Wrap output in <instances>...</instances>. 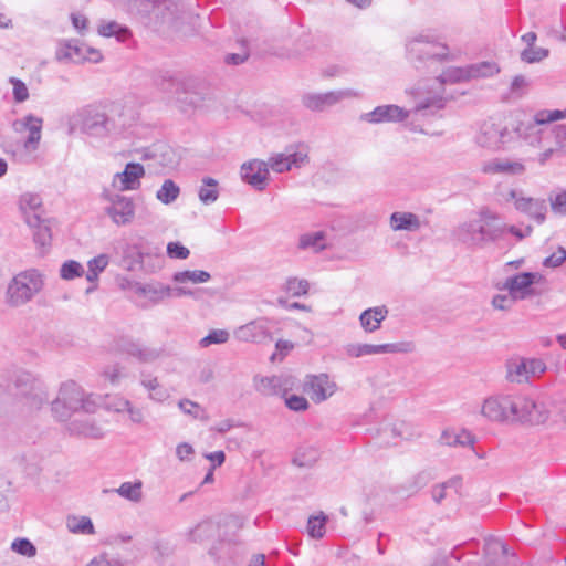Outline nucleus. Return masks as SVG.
Masks as SVG:
<instances>
[{
  "mask_svg": "<svg viewBox=\"0 0 566 566\" xmlns=\"http://www.w3.org/2000/svg\"><path fill=\"white\" fill-rule=\"evenodd\" d=\"M85 45L66 42L59 46L56 51V59L64 62L80 63L85 61Z\"/></svg>",
  "mask_w": 566,
  "mask_h": 566,
  "instance_id": "nucleus-36",
  "label": "nucleus"
},
{
  "mask_svg": "<svg viewBox=\"0 0 566 566\" xmlns=\"http://www.w3.org/2000/svg\"><path fill=\"white\" fill-rule=\"evenodd\" d=\"M389 224L394 231L416 232L421 228L419 216L406 211L392 212L389 218Z\"/></svg>",
  "mask_w": 566,
  "mask_h": 566,
  "instance_id": "nucleus-29",
  "label": "nucleus"
},
{
  "mask_svg": "<svg viewBox=\"0 0 566 566\" xmlns=\"http://www.w3.org/2000/svg\"><path fill=\"white\" fill-rule=\"evenodd\" d=\"M506 226L500 221L496 213L488 208L479 212V218L459 224L454 238L468 247H484L500 240L505 233Z\"/></svg>",
  "mask_w": 566,
  "mask_h": 566,
  "instance_id": "nucleus-2",
  "label": "nucleus"
},
{
  "mask_svg": "<svg viewBox=\"0 0 566 566\" xmlns=\"http://www.w3.org/2000/svg\"><path fill=\"white\" fill-rule=\"evenodd\" d=\"M144 176L145 168L142 164L128 163L123 171L113 176L112 187L119 192L138 190Z\"/></svg>",
  "mask_w": 566,
  "mask_h": 566,
  "instance_id": "nucleus-18",
  "label": "nucleus"
},
{
  "mask_svg": "<svg viewBox=\"0 0 566 566\" xmlns=\"http://www.w3.org/2000/svg\"><path fill=\"white\" fill-rule=\"evenodd\" d=\"M306 158V153L290 147L283 153L271 156L265 163L268 164V169L271 168L273 171L282 174L291 170L293 167H301Z\"/></svg>",
  "mask_w": 566,
  "mask_h": 566,
  "instance_id": "nucleus-23",
  "label": "nucleus"
},
{
  "mask_svg": "<svg viewBox=\"0 0 566 566\" xmlns=\"http://www.w3.org/2000/svg\"><path fill=\"white\" fill-rule=\"evenodd\" d=\"M338 389L337 384L327 375H310L306 377L304 390L315 403H321L331 398Z\"/></svg>",
  "mask_w": 566,
  "mask_h": 566,
  "instance_id": "nucleus-17",
  "label": "nucleus"
},
{
  "mask_svg": "<svg viewBox=\"0 0 566 566\" xmlns=\"http://www.w3.org/2000/svg\"><path fill=\"white\" fill-rule=\"evenodd\" d=\"M67 130L72 135L81 132L90 137L108 138L122 133L115 119L98 105H86L67 117Z\"/></svg>",
  "mask_w": 566,
  "mask_h": 566,
  "instance_id": "nucleus-3",
  "label": "nucleus"
},
{
  "mask_svg": "<svg viewBox=\"0 0 566 566\" xmlns=\"http://www.w3.org/2000/svg\"><path fill=\"white\" fill-rule=\"evenodd\" d=\"M11 549L19 555L31 558L36 555L35 546L28 538H15L11 543Z\"/></svg>",
  "mask_w": 566,
  "mask_h": 566,
  "instance_id": "nucleus-56",
  "label": "nucleus"
},
{
  "mask_svg": "<svg viewBox=\"0 0 566 566\" xmlns=\"http://www.w3.org/2000/svg\"><path fill=\"white\" fill-rule=\"evenodd\" d=\"M275 319L259 317L234 331V337L240 342L262 344L272 340L271 328Z\"/></svg>",
  "mask_w": 566,
  "mask_h": 566,
  "instance_id": "nucleus-16",
  "label": "nucleus"
},
{
  "mask_svg": "<svg viewBox=\"0 0 566 566\" xmlns=\"http://www.w3.org/2000/svg\"><path fill=\"white\" fill-rule=\"evenodd\" d=\"M143 483L142 481L124 482L115 490L122 497L132 502H139L143 497Z\"/></svg>",
  "mask_w": 566,
  "mask_h": 566,
  "instance_id": "nucleus-47",
  "label": "nucleus"
},
{
  "mask_svg": "<svg viewBox=\"0 0 566 566\" xmlns=\"http://www.w3.org/2000/svg\"><path fill=\"white\" fill-rule=\"evenodd\" d=\"M280 289L292 297H300L308 293L310 282L305 279L290 276Z\"/></svg>",
  "mask_w": 566,
  "mask_h": 566,
  "instance_id": "nucleus-41",
  "label": "nucleus"
},
{
  "mask_svg": "<svg viewBox=\"0 0 566 566\" xmlns=\"http://www.w3.org/2000/svg\"><path fill=\"white\" fill-rule=\"evenodd\" d=\"M510 395H494L484 399L481 415L492 422L509 423Z\"/></svg>",
  "mask_w": 566,
  "mask_h": 566,
  "instance_id": "nucleus-22",
  "label": "nucleus"
},
{
  "mask_svg": "<svg viewBox=\"0 0 566 566\" xmlns=\"http://www.w3.org/2000/svg\"><path fill=\"white\" fill-rule=\"evenodd\" d=\"M359 96L353 88L329 91L326 93H305L302 96V104L312 112H324L336 104Z\"/></svg>",
  "mask_w": 566,
  "mask_h": 566,
  "instance_id": "nucleus-14",
  "label": "nucleus"
},
{
  "mask_svg": "<svg viewBox=\"0 0 566 566\" xmlns=\"http://www.w3.org/2000/svg\"><path fill=\"white\" fill-rule=\"evenodd\" d=\"M388 308L385 305L369 307L363 311L359 315V323L366 333H374L378 331L381 323L388 316Z\"/></svg>",
  "mask_w": 566,
  "mask_h": 566,
  "instance_id": "nucleus-28",
  "label": "nucleus"
},
{
  "mask_svg": "<svg viewBox=\"0 0 566 566\" xmlns=\"http://www.w3.org/2000/svg\"><path fill=\"white\" fill-rule=\"evenodd\" d=\"M502 202H514L517 211L527 214L537 223H543L546 219L547 206L546 201L541 198L524 197L515 189H510L500 193Z\"/></svg>",
  "mask_w": 566,
  "mask_h": 566,
  "instance_id": "nucleus-12",
  "label": "nucleus"
},
{
  "mask_svg": "<svg viewBox=\"0 0 566 566\" xmlns=\"http://www.w3.org/2000/svg\"><path fill=\"white\" fill-rule=\"evenodd\" d=\"M406 53L408 61L417 70L429 71L438 64L455 59L450 48L429 32H422L410 39L406 44Z\"/></svg>",
  "mask_w": 566,
  "mask_h": 566,
  "instance_id": "nucleus-4",
  "label": "nucleus"
},
{
  "mask_svg": "<svg viewBox=\"0 0 566 566\" xmlns=\"http://www.w3.org/2000/svg\"><path fill=\"white\" fill-rule=\"evenodd\" d=\"M462 485V479L460 476H453L448 481L437 484L431 490L432 500L440 504L447 497V490L453 489L458 493Z\"/></svg>",
  "mask_w": 566,
  "mask_h": 566,
  "instance_id": "nucleus-44",
  "label": "nucleus"
},
{
  "mask_svg": "<svg viewBox=\"0 0 566 566\" xmlns=\"http://www.w3.org/2000/svg\"><path fill=\"white\" fill-rule=\"evenodd\" d=\"M240 175L244 182L256 190H263L269 176L268 164L259 159L247 161L241 166Z\"/></svg>",
  "mask_w": 566,
  "mask_h": 566,
  "instance_id": "nucleus-24",
  "label": "nucleus"
},
{
  "mask_svg": "<svg viewBox=\"0 0 566 566\" xmlns=\"http://www.w3.org/2000/svg\"><path fill=\"white\" fill-rule=\"evenodd\" d=\"M96 400L92 395H86L84 390L74 381L64 382L57 397L52 401V412L60 421L67 420L72 413L84 411L86 413L95 412Z\"/></svg>",
  "mask_w": 566,
  "mask_h": 566,
  "instance_id": "nucleus-5",
  "label": "nucleus"
},
{
  "mask_svg": "<svg viewBox=\"0 0 566 566\" xmlns=\"http://www.w3.org/2000/svg\"><path fill=\"white\" fill-rule=\"evenodd\" d=\"M198 197L203 205H211L219 198V184L211 177H205L198 190Z\"/></svg>",
  "mask_w": 566,
  "mask_h": 566,
  "instance_id": "nucleus-39",
  "label": "nucleus"
},
{
  "mask_svg": "<svg viewBox=\"0 0 566 566\" xmlns=\"http://www.w3.org/2000/svg\"><path fill=\"white\" fill-rule=\"evenodd\" d=\"M210 274L207 271L193 270V271H181L174 274V281L177 283H205L210 280Z\"/></svg>",
  "mask_w": 566,
  "mask_h": 566,
  "instance_id": "nucleus-49",
  "label": "nucleus"
},
{
  "mask_svg": "<svg viewBox=\"0 0 566 566\" xmlns=\"http://www.w3.org/2000/svg\"><path fill=\"white\" fill-rule=\"evenodd\" d=\"M327 516L321 512L317 515H313L307 521V533L312 538L319 539L325 534V526Z\"/></svg>",
  "mask_w": 566,
  "mask_h": 566,
  "instance_id": "nucleus-50",
  "label": "nucleus"
},
{
  "mask_svg": "<svg viewBox=\"0 0 566 566\" xmlns=\"http://www.w3.org/2000/svg\"><path fill=\"white\" fill-rule=\"evenodd\" d=\"M167 254L171 259L185 260L189 256L188 248L179 242H169L167 244Z\"/></svg>",
  "mask_w": 566,
  "mask_h": 566,
  "instance_id": "nucleus-61",
  "label": "nucleus"
},
{
  "mask_svg": "<svg viewBox=\"0 0 566 566\" xmlns=\"http://www.w3.org/2000/svg\"><path fill=\"white\" fill-rule=\"evenodd\" d=\"M44 287V274L36 269H28L15 274L7 285L6 303L10 307H21L30 303Z\"/></svg>",
  "mask_w": 566,
  "mask_h": 566,
  "instance_id": "nucleus-6",
  "label": "nucleus"
},
{
  "mask_svg": "<svg viewBox=\"0 0 566 566\" xmlns=\"http://www.w3.org/2000/svg\"><path fill=\"white\" fill-rule=\"evenodd\" d=\"M481 171L486 175L521 176L525 172V165L522 160L497 157L484 161Z\"/></svg>",
  "mask_w": 566,
  "mask_h": 566,
  "instance_id": "nucleus-26",
  "label": "nucleus"
},
{
  "mask_svg": "<svg viewBox=\"0 0 566 566\" xmlns=\"http://www.w3.org/2000/svg\"><path fill=\"white\" fill-rule=\"evenodd\" d=\"M178 406L184 413L192 416L196 419L201 418L205 413L203 409L197 402L189 399H181Z\"/></svg>",
  "mask_w": 566,
  "mask_h": 566,
  "instance_id": "nucleus-59",
  "label": "nucleus"
},
{
  "mask_svg": "<svg viewBox=\"0 0 566 566\" xmlns=\"http://www.w3.org/2000/svg\"><path fill=\"white\" fill-rule=\"evenodd\" d=\"M506 379L516 384L528 381L530 375L526 358L513 357L506 361Z\"/></svg>",
  "mask_w": 566,
  "mask_h": 566,
  "instance_id": "nucleus-33",
  "label": "nucleus"
},
{
  "mask_svg": "<svg viewBox=\"0 0 566 566\" xmlns=\"http://www.w3.org/2000/svg\"><path fill=\"white\" fill-rule=\"evenodd\" d=\"M235 542L232 541V539H229V541H219L216 545H213L210 551H209V554L216 559V560H221V559H226V558H231L234 554V546H235Z\"/></svg>",
  "mask_w": 566,
  "mask_h": 566,
  "instance_id": "nucleus-52",
  "label": "nucleus"
},
{
  "mask_svg": "<svg viewBox=\"0 0 566 566\" xmlns=\"http://www.w3.org/2000/svg\"><path fill=\"white\" fill-rule=\"evenodd\" d=\"M20 209L27 220L28 216L41 214L42 216V199L38 193L27 192L20 197Z\"/></svg>",
  "mask_w": 566,
  "mask_h": 566,
  "instance_id": "nucleus-40",
  "label": "nucleus"
},
{
  "mask_svg": "<svg viewBox=\"0 0 566 566\" xmlns=\"http://www.w3.org/2000/svg\"><path fill=\"white\" fill-rule=\"evenodd\" d=\"M12 85L13 99L15 103H23L29 98V90L24 82L17 77H10Z\"/></svg>",
  "mask_w": 566,
  "mask_h": 566,
  "instance_id": "nucleus-58",
  "label": "nucleus"
},
{
  "mask_svg": "<svg viewBox=\"0 0 566 566\" xmlns=\"http://www.w3.org/2000/svg\"><path fill=\"white\" fill-rule=\"evenodd\" d=\"M285 405L293 411H304L308 408V401L303 396L292 395L285 398Z\"/></svg>",
  "mask_w": 566,
  "mask_h": 566,
  "instance_id": "nucleus-62",
  "label": "nucleus"
},
{
  "mask_svg": "<svg viewBox=\"0 0 566 566\" xmlns=\"http://www.w3.org/2000/svg\"><path fill=\"white\" fill-rule=\"evenodd\" d=\"M411 115V111L395 104L380 105L371 112L364 113L360 120L369 124L400 123Z\"/></svg>",
  "mask_w": 566,
  "mask_h": 566,
  "instance_id": "nucleus-19",
  "label": "nucleus"
},
{
  "mask_svg": "<svg viewBox=\"0 0 566 566\" xmlns=\"http://www.w3.org/2000/svg\"><path fill=\"white\" fill-rule=\"evenodd\" d=\"M566 260V250L559 248L556 252L547 256L543 264L547 268H557Z\"/></svg>",
  "mask_w": 566,
  "mask_h": 566,
  "instance_id": "nucleus-64",
  "label": "nucleus"
},
{
  "mask_svg": "<svg viewBox=\"0 0 566 566\" xmlns=\"http://www.w3.org/2000/svg\"><path fill=\"white\" fill-rule=\"evenodd\" d=\"M439 441L448 447H467L474 444L475 437L465 429H446L442 431Z\"/></svg>",
  "mask_w": 566,
  "mask_h": 566,
  "instance_id": "nucleus-31",
  "label": "nucleus"
},
{
  "mask_svg": "<svg viewBox=\"0 0 566 566\" xmlns=\"http://www.w3.org/2000/svg\"><path fill=\"white\" fill-rule=\"evenodd\" d=\"M180 189L171 179H166L156 192V198L164 205L172 203L179 196Z\"/></svg>",
  "mask_w": 566,
  "mask_h": 566,
  "instance_id": "nucleus-48",
  "label": "nucleus"
},
{
  "mask_svg": "<svg viewBox=\"0 0 566 566\" xmlns=\"http://www.w3.org/2000/svg\"><path fill=\"white\" fill-rule=\"evenodd\" d=\"M549 55V50L541 46L525 48L520 56L525 63L533 64L545 60Z\"/></svg>",
  "mask_w": 566,
  "mask_h": 566,
  "instance_id": "nucleus-54",
  "label": "nucleus"
},
{
  "mask_svg": "<svg viewBox=\"0 0 566 566\" xmlns=\"http://www.w3.org/2000/svg\"><path fill=\"white\" fill-rule=\"evenodd\" d=\"M292 386V377L285 375L255 378V389L265 396L285 395Z\"/></svg>",
  "mask_w": 566,
  "mask_h": 566,
  "instance_id": "nucleus-27",
  "label": "nucleus"
},
{
  "mask_svg": "<svg viewBox=\"0 0 566 566\" xmlns=\"http://www.w3.org/2000/svg\"><path fill=\"white\" fill-rule=\"evenodd\" d=\"M106 203L104 212L117 227L130 224L136 216V206L132 197L105 189L101 195Z\"/></svg>",
  "mask_w": 566,
  "mask_h": 566,
  "instance_id": "nucleus-10",
  "label": "nucleus"
},
{
  "mask_svg": "<svg viewBox=\"0 0 566 566\" xmlns=\"http://www.w3.org/2000/svg\"><path fill=\"white\" fill-rule=\"evenodd\" d=\"M11 380L12 385L7 386L9 395L25 397L29 400L30 408L39 409L43 402L49 400L43 384L29 371L18 370Z\"/></svg>",
  "mask_w": 566,
  "mask_h": 566,
  "instance_id": "nucleus-9",
  "label": "nucleus"
},
{
  "mask_svg": "<svg viewBox=\"0 0 566 566\" xmlns=\"http://www.w3.org/2000/svg\"><path fill=\"white\" fill-rule=\"evenodd\" d=\"M431 474L427 471L419 472L410 481V490L417 492L429 484L431 481Z\"/></svg>",
  "mask_w": 566,
  "mask_h": 566,
  "instance_id": "nucleus-63",
  "label": "nucleus"
},
{
  "mask_svg": "<svg viewBox=\"0 0 566 566\" xmlns=\"http://www.w3.org/2000/svg\"><path fill=\"white\" fill-rule=\"evenodd\" d=\"M27 223L34 229V241L44 247L50 243L51 231L48 221L41 214H31L27 217Z\"/></svg>",
  "mask_w": 566,
  "mask_h": 566,
  "instance_id": "nucleus-35",
  "label": "nucleus"
},
{
  "mask_svg": "<svg viewBox=\"0 0 566 566\" xmlns=\"http://www.w3.org/2000/svg\"><path fill=\"white\" fill-rule=\"evenodd\" d=\"M42 125L43 119L32 114L13 122L12 127L15 133H29L28 138L23 143L24 149L33 151L38 148L41 140Z\"/></svg>",
  "mask_w": 566,
  "mask_h": 566,
  "instance_id": "nucleus-20",
  "label": "nucleus"
},
{
  "mask_svg": "<svg viewBox=\"0 0 566 566\" xmlns=\"http://www.w3.org/2000/svg\"><path fill=\"white\" fill-rule=\"evenodd\" d=\"M217 531V526L212 521H202L188 532V538L195 543H202L212 536Z\"/></svg>",
  "mask_w": 566,
  "mask_h": 566,
  "instance_id": "nucleus-43",
  "label": "nucleus"
},
{
  "mask_svg": "<svg viewBox=\"0 0 566 566\" xmlns=\"http://www.w3.org/2000/svg\"><path fill=\"white\" fill-rule=\"evenodd\" d=\"M98 33L106 38L115 36L119 42H125L130 36L129 30L115 21L102 24Z\"/></svg>",
  "mask_w": 566,
  "mask_h": 566,
  "instance_id": "nucleus-46",
  "label": "nucleus"
},
{
  "mask_svg": "<svg viewBox=\"0 0 566 566\" xmlns=\"http://www.w3.org/2000/svg\"><path fill=\"white\" fill-rule=\"evenodd\" d=\"M168 285L161 283H138L132 285L130 298L140 307H147L148 303L143 298L148 300L155 304L165 298V294H168Z\"/></svg>",
  "mask_w": 566,
  "mask_h": 566,
  "instance_id": "nucleus-21",
  "label": "nucleus"
},
{
  "mask_svg": "<svg viewBox=\"0 0 566 566\" xmlns=\"http://www.w3.org/2000/svg\"><path fill=\"white\" fill-rule=\"evenodd\" d=\"M517 137L527 146L539 150L537 161L545 165L556 151L566 154V125L538 124L533 117L532 122L520 123L516 126Z\"/></svg>",
  "mask_w": 566,
  "mask_h": 566,
  "instance_id": "nucleus-1",
  "label": "nucleus"
},
{
  "mask_svg": "<svg viewBox=\"0 0 566 566\" xmlns=\"http://www.w3.org/2000/svg\"><path fill=\"white\" fill-rule=\"evenodd\" d=\"M406 94L412 98L415 104L410 109L411 114H421L422 116L433 115L443 109L449 101L446 88L437 85L434 78L417 82L406 90Z\"/></svg>",
  "mask_w": 566,
  "mask_h": 566,
  "instance_id": "nucleus-7",
  "label": "nucleus"
},
{
  "mask_svg": "<svg viewBox=\"0 0 566 566\" xmlns=\"http://www.w3.org/2000/svg\"><path fill=\"white\" fill-rule=\"evenodd\" d=\"M109 263V256L107 254H98L87 262L86 280L91 283H95L98 280L99 274L107 268Z\"/></svg>",
  "mask_w": 566,
  "mask_h": 566,
  "instance_id": "nucleus-45",
  "label": "nucleus"
},
{
  "mask_svg": "<svg viewBox=\"0 0 566 566\" xmlns=\"http://www.w3.org/2000/svg\"><path fill=\"white\" fill-rule=\"evenodd\" d=\"M69 431L72 434L83 436L86 438H93L98 439L104 436L103 429L95 424L94 422H91L88 420L86 421H80L74 420L69 424Z\"/></svg>",
  "mask_w": 566,
  "mask_h": 566,
  "instance_id": "nucleus-38",
  "label": "nucleus"
},
{
  "mask_svg": "<svg viewBox=\"0 0 566 566\" xmlns=\"http://www.w3.org/2000/svg\"><path fill=\"white\" fill-rule=\"evenodd\" d=\"M140 385L148 391V398L155 402L163 403L170 398L169 390L150 374H140Z\"/></svg>",
  "mask_w": 566,
  "mask_h": 566,
  "instance_id": "nucleus-30",
  "label": "nucleus"
},
{
  "mask_svg": "<svg viewBox=\"0 0 566 566\" xmlns=\"http://www.w3.org/2000/svg\"><path fill=\"white\" fill-rule=\"evenodd\" d=\"M468 566H511L515 564V555L506 544L495 536L485 538L483 558L480 564L467 562Z\"/></svg>",
  "mask_w": 566,
  "mask_h": 566,
  "instance_id": "nucleus-13",
  "label": "nucleus"
},
{
  "mask_svg": "<svg viewBox=\"0 0 566 566\" xmlns=\"http://www.w3.org/2000/svg\"><path fill=\"white\" fill-rule=\"evenodd\" d=\"M83 274V265L75 260H67L63 262L60 268V277L65 281H71L76 277H81Z\"/></svg>",
  "mask_w": 566,
  "mask_h": 566,
  "instance_id": "nucleus-53",
  "label": "nucleus"
},
{
  "mask_svg": "<svg viewBox=\"0 0 566 566\" xmlns=\"http://www.w3.org/2000/svg\"><path fill=\"white\" fill-rule=\"evenodd\" d=\"M297 248L303 251L319 253L327 248L326 232L313 231L300 235Z\"/></svg>",
  "mask_w": 566,
  "mask_h": 566,
  "instance_id": "nucleus-32",
  "label": "nucleus"
},
{
  "mask_svg": "<svg viewBox=\"0 0 566 566\" xmlns=\"http://www.w3.org/2000/svg\"><path fill=\"white\" fill-rule=\"evenodd\" d=\"M509 422L528 424L545 423L549 417V409L544 402L522 395H510Z\"/></svg>",
  "mask_w": 566,
  "mask_h": 566,
  "instance_id": "nucleus-8",
  "label": "nucleus"
},
{
  "mask_svg": "<svg viewBox=\"0 0 566 566\" xmlns=\"http://www.w3.org/2000/svg\"><path fill=\"white\" fill-rule=\"evenodd\" d=\"M538 124H551L566 118L565 109H541L533 116Z\"/></svg>",
  "mask_w": 566,
  "mask_h": 566,
  "instance_id": "nucleus-55",
  "label": "nucleus"
},
{
  "mask_svg": "<svg viewBox=\"0 0 566 566\" xmlns=\"http://www.w3.org/2000/svg\"><path fill=\"white\" fill-rule=\"evenodd\" d=\"M144 250L140 242L127 243L123 249V261L127 270L133 271L144 262Z\"/></svg>",
  "mask_w": 566,
  "mask_h": 566,
  "instance_id": "nucleus-37",
  "label": "nucleus"
},
{
  "mask_svg": "<svg viewBox=\"0 0 566 566\" xmlns=\"http://www.w3.org/2000/svg\"><path fill=\"white\" fill-rule=\"evenodd\" d=\"M514 133L516 134V129L512 132L501 123L486 120L480 126L474 140L479 147L496 151L513 142Z\"/></svg>",
  "mask_w": 566,
  "mask_h": 566,
  "instance_id": "nucleus-11",
  "label": "nucleus"
},
{
  "mask_svg": "<svg viewBox=\"0 0 566 566\" xmlns=\"http://www.w3.org/2000/svg\"><path fill=\"white\" fill-rule=\"evenodd\" d=\"M551 208L555 214H566V190L549 197Z\"/></svg>",
  "mask_w": 566,
  "mask_h": 566,
  "instance_id": "nucleus-60",
  "label": "nucleus"
},
{
  "mask_svg": "<svg viewBox=\"0 0 566 566\" xmlns=\"http://www.w3.org/2000/svg\"><path fill=\"white\" fill-rule=\"evenodd\" d=\"M66 527L73 534L91 535L95 533L93 522L87 516H69L66 520Z\"/></svg>",
  "mask_w": 566,
  "mask_h": 566,
  "instance_id": "nucleus-42",
  "label": "nucleus"
},
{
  "mask_svg": "<svg viewBox=\"0 0 566 566\" xmlns=\"http://www.w3.org/2000/svg\"><path fill=\"white\" fill-rule=\"evenodd\" d=\"M470 80V71L467 67L450 66L434 77L437 85L446 88V85L458 84Z\"/></svg>",
  "mask_w": 566,
  "mask_h": 566,
  "instance_id": "nucleus-34",
  "label": "nucleus"
},
{
  "mask_svg": "<svg viewBox=\"0 0 566 566\" xmlns=\"http://www.w3.org/2000/svg\"><path fill=\"white\" fill-rule=\"evenodd\" d=\"M537 277L538 274L533 272L518 273L507 277L503 289L507 290L513 298L524 300L532 294V285Z\"/></svg>",
  "mask_w": 566,
  "mask_h": 566,
  "instance_id": "nucleus-25",
  "label": "nucleus"
},
{
  "mask_svg": "<svg viewBox=\"0 0 566 566\" xmlns=\"http://www.w3.org/2000/svg\"><path fill=\"white\" fill-rule=\"evenodd\" d=\"M412 350L411 343H388V344H361L349 343L344 346V353L349 358H360L365 356L409 353Z\"/></svg>",
  "mask_w": 566,
  "mask_h": 566,
  "instance_id": "nucleus-15",
  "label": "nucleus"
},
{
  "mask_svg": "<svg viewBox=\"0 0 566 566\" xmlns=\"http://www.w3.org/2000/svg\"><path fill=\"white\" fill-rule=\"evenodd\" d=\"M468 71H470V80L478 77H489L497 74L500 69L494 62H481L476 64H472L468 66Z\"/></svg>",
  "mask_w": 566,
  "mask_h": 566,
  "instance_id": "nucleus-51",
  "label": "nucleus"
},
{
  "mask_svg": "<svg viewBox=\"0 0 566 566\" xmlns=\"http://www.w3.org/2000/svg\"><path fill=\"white\" fill-rule=\"evenodd\" d=\"M229 333L226 329H211L207 336L200 340L202 347H208L212 344H224L229 340Z\"/></svg>",
  "mask_w": 566,
  "mask_h": 566,
  "instance_id": "nucleus-57",
  "label": "nucleus"
}]
</instances>
